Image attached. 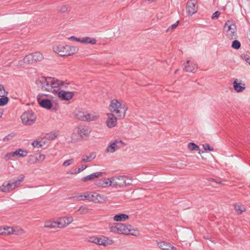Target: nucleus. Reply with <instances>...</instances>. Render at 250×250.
Listing matches in <instances>:
<instances>
[{
	"instance_id": "1",
	"label": "nucleus",
	"mask_w": 250,
	"mask_h": 250,
	"mask_svg": "<svg viewBox=\"0 0 250 250\" xmlns=\"http://www.w3.org/2000/svg\"><path fill=\"white\" fill-rule=\"evenodd\" d=\"M37 86L42 90L57 93L60 88L66 87L68 83L53 77H41L36 80Z\"/></svg>"
},
{
	"instance_id": "2",
	"label": "nucleus",
	"mask_w": 250,
	"mask_h": 250,
	"mask_svg": "<svg viewBox=\"0 0 250 250\" xmlns=\"http://www.w3.org/2000/svg\"><path fill=\"white\" fill-rule=\"evenodd\" d=\"M110 231L119 234L137 236L138 232L132 228L130 225H126L123 223H117L116 225L110 227Z\"/></svg>"
},
{
	"instance_id": "3",
	"label": "nucleus",
	"mask_w": 250,
	"mask_h": 250,
	"mask_svg": "<svg viewBox=\"0 0 250 250\" xmlns=\"http://www.w3.org/2000/svg\"><path fill=\"white\" fill-rule=\"evenodd\" d=\"M109 109L111 112L117 114L121 119H123L125 116L127 107L125 103L119 102L116 99H113L110 102Z\"/></svg>"
},
{
	"instance_id": "4",
	"label": "nucleus",
	"mask_w": 250,
	"mask_h": 250,
	"mask_svg": "<svg viewBox=\"0 0 250 250\" xmlns=\"http://www.w3.org/2000/svg\"><path fill=\"white\" fill-rule=\"evenodd\" d=\"M53 51L61 56H71L77 52L79 49L76 46H71L68 45L59 44L54 46Z\"/></svg>"
},
{
	"instance_id": "5",
	"label": "nucleus",
	"mask_w": 250,
	"mask_h": 250,
	"mask_svg": "<svg viewBox=\"0 0 250 250\" xmlns=\"http://www.w3.org/2000/svg\"><path fill=\"white\" fill-rule=\"evenodd\" d=\"M111 179H112L113 187L115 188H122L132 185V179L128 176H114L111 177Z\"/></svg>"
},
{
	"instance_id": "6",
	"label": "nucleus",
	"mask_w": 250,
	"mask_h": 250,
	"mask_svg": "<svg viewBox=\"0 0 250 250\" xmlns=\"http://www.w3.org/2000/svg\"><path fill=\"white\" fill-rule=\"evenodd\" d=\"M22 123L26 125H31L36 121V115L32 110L24 112L21 117Z\"/></svg>"
},
{
	"instance_id": "7",
	"label": "nucleus",
	"mask_w": 250,
	"mask_h": 250,
	"mask_svg": "<svg viewBox=\"0 0 250 250\" xmlns=\"http://www.w3.org/2000/svg\"><path fill=\"white\" fill-rule=\"evenodd\" d=\"M224 29L226 32V36L230 39H236L237 38L236 26L231 21H228L225 24Z\"/></svg>"
},
{
	"instance_id": "8",
	"label": "nucleus",
	"mask_w": 250,
	"mask_h": 250,
	"mask_svg": "<svg viewBox=\"0 0 250 250\" xmlns=\"http://www.w3.org/2000/svg\"><path fill=\"white\" fill-rule=\"evenodd\" d=\"M125 144L120 139L117 138L111 142L106 149V151L113 153L116 150L124 147Z\"/></svg>"
},
{
	"instance_id": "9",
	"label": "nucleus",
	"mask_w": 250,
	"mask_h": 250,
	"mask_svg": "<svg viewBox=\"0 0 250 250\" xmlns=\"http://www.w3.org/2000/svg\"><path fill=\"white\" fill-rule=\"evenodd\" d=\"M46 96L45 94H39L37 97V101L41 107L50 109L52 106V103L49 99L46 98Z\"/></svg>"
},
{
	"instance_id": "10",
	"label": "nucleus",
	"mask_w": 250,
	"mask_h": 250,
	"mask_svg": "<svg viewBox=\"0 0 250 250\" xmlns=\"http://www.w3.org/2000/svg\"><path fill=\"white\" fill-rule=\"evenodd\" d=\"M43 57L40 52H35L33 54L26 56L23 59L25 63H29L30 62H37L43 60Z\"/></svg>"
},
{
	"instance_id": "11",
	"label": "nucleus",
	"mask_w": 250,
	"mask_h": 250,
	"mask_svg": "<svg viewBox=\"0 0 250 250\" xmlns=\"http://www.w3.org/2000/svg\"><path fill=\"white\" fill-rule=\"evenodd\" d=\"M196 0H188L187 3L186 10L189 15L191 16L197 11Z\"/></svg>"
},
{
	"instance_id": "12",
	"label": "nucleus",
	"mask_w": 250,
	"mask_h": 250,
	"mask_svg": "<svg viewBox=\"0 0 250 250\" xmlns=\"http://www.w3.org/2000/svg\"><path fill=\"white\" fill-rule=\"evenodd\" d=\"M184 65L183 70L186 72L194 73V70L197 68V64L193 61L187 60Z\"/></svg>"
},
{
	"instance_id": "13",
	"label": "nucleus",
	"mask_w": 250,
	"mask_h": 250,
	"mask_svg": "<svg viewBox=\"0 0 250 250\" xmlns=\"http://www.w3.org/2000/svg\"><path fill=\"white\" fill-rule=\"evenodd\" d=\"M108 117L106 121V125L109 128H113L117 125V118L112 113H107Z\"/></svg>"
},
{
	"instance_id": "14",
	"label": "nucleus",
	"mask_w": 250,
	"mask_h": 250,
	"mask_svg": "<svg viewBox=\"0 0 250 250\" xmlns=\"http://www.w3.org/2000/svg\"><path fill=\"white\" fill-rule=\"evenodd\" d=\"M57 93L58 97L62 100H69L74 96L73 93L69 91L61 90Z\"/></svg>"
},
{
	"instance_id": "15",
	"label": "nucleus",
	"mask_w": 250,
	"mask_h": 250,
	"mask_svg": "<svg viewBox=\"0 0 250 250\" xmlns=\"http://www.w3.org/2000/svg\"><path fill=\"white\" fill-rule=\"evenodd\" d=\"M91 197H93L91 195V192H84L83 194H81L80 195L74 196L70 197V198H75L76 201H84V200H88L89 201H91Z\"/></svg>"
},
{
	"instance_id": "16",
	"label": "nucleus",
	"mask_w": 250,
	"mask_h": 250,
	"mask_svg": "<svg viewBox=\"0 0 250 250\" xmlns=\"http://www.w3.org/2000/svg\"><path fill=\"white\" fill-rule=\"evenodd\" d=\"M91 195L93 197H91V201L98 203H103L107 200V197L104 195H101L96 192H92Z\"/></svg>"
},
{
	"instance_id": "17",
	"label": "nucleus",
	"mask_w": 250,
	"mask_h": 250,
	"mask_svg": "<svg viewBox=\"0 0 250 250\" xmlns=\"http://www.w3.org/2000/svg\"><path fill=\"white\" fill-rule=\"evenodd\" d=\"M77 133L82 137L88 136L89 134V128L86 126H79L77 127Z\"/></svg>"
},
{
	"instance_id": "18",
	"label": "nucleus",
	"mask_w": 250,
	"mask_h": 250,
	"mask_svg": "<svg viewBox=\"0 0 250 250\" xmlns=\"http://www.w3.org/2000/svg\"><path fill=\"white\" fill-rule=\"evenodd\" d=\"M28 154V152L25 150H23L21 148H19L16 150L14 152H12L10 154L12 157H18V158H22L26 157Z\"/></svg>"
},
{
	"instance_id": "19",
	"label": "nucleus",
	"mask_w": 250,
	"mask_h": 250,
	"mask_svg": "<svg viewBox=\"0 0 250 250\" xmlns=\"http://www.w3.org/2000/svg\"><path fill=\"white\" fill-rule=\"evenodd\" d=\"M157 245L162 250H176V248L170 245V243H167L163 241L158 242Z\"/></svg>"
},
{
	"instance_id": "20",
	"label": "nucleus",
	"mask_w": 250,
	"mask_h": 250,
	"mask_svg": "<svg viewBox=\"0 0 250 250\" xmlns=\"http://www.w3.org/2000/svg\"><path fill=\"white\" fill-rule=\"evenodd\" d=\"M238 81L237 79H235L233 83V88L237 92H240L245 89V84L244 83H238Z\"/></svg>"
},
{
	"instance_id": "21",
	"label": "nucleus",
	"mask_w": 250,
	"mask_h": 250,
	"mask_svg": "<svg viewBox=\"0 0 250 250\" xmlns=\"http://www.w3.org/2000/svg\"><path fill=\"white\" fill-rule=\"evenodd\" d=\"M103 172H97L95 173H92L89 175L85 176L82 179V181L83 182H86L88 181H90L93 180L95 178H98L102 175Z\"/></svg>"
},
{
	"instance_id": "22",
	"label": "nucleus",
	"mask_w": 250,
	"mask_h": 250,
	"mask_svg": "<svg viewBox=\"0 0 250 250\" xmlns=\"http://www.w3.org/2000/svg\"><path fill=\"white\" fill-rule=\"evenodd\" d=\"M96 157L95 152H91L88 155H83L82 158V162L86 163L92 161Z\"/></svg>"
},
{
	"instance_id": "23",
	"label": "nucleus",
	"mask_w": 250,
	"mask_h": 250,
	"mask_svg": "<svg viewBox=\"0 0 250 250\" xmlns=\"http://www.w3.org/2000/svg\"><path fill=\"white\" fill-rule=\"evenodd\" d=\"M86 121L88 122L96 121L99 118V115L95 112L86 114Z\"/></svg>"
},
{
	"instance_id": "24",
	"label": "nucleus",
	"mask_w": 250,
	"mask_h": 250,
	"mask_svg": "<svg viewBox=\"0 0 250 250\" xmlns=\"http://www.w3.org/2000/svg\"><path fill=\"white\" fill-rule=\"evenodd\" d=\"M82 43L95 44L96 43V40L93 38L85 37L82 38Z\"/></svg>"
},
{
	"instance_id": "25",
	"label": "nucleus",
	"mask_w": 250,
	"mask_h": 250,
	"mask_svg": "<svg viewBox=\"0 0 250 250\" xmlns=\"http://www.w3.org/2000/svg\"><path fill=\"white\" fill-rule=\"evenodd\" d=\"M128 218V216L124 213H121L116 215L114 217V220L116 221H125Z\"/></svg>"
},
{
	"instance_id": "26",
	"label": "nucleus",
	"mask_w": 250,
	"mask_h": 250,
	"mask_svg": "<svg viewBox=\"0 0 250 250\" xmlns=\"http://www.w3.org/2000/svg\"><path fill=\"white\" fill-rule=\"evenodd\" d=\"M57 222L58 228H63L68 225L66 222V217L60 218Z\"/></svg>"
},
{
	"instance_id": "27",
	"label": "nucleus",
	"mask_w": 250,
	"mask_h": 250,
	"mask_svg": "<svg viewBox=\"0 0 250 250\" xmlns=\"http://www.w3.org/2000/svg\"><path fill=\"white\" fill-rule=\"evenodd\" d=\"M75 117L79 120L86 121V116L83 112L78 111L75 114Z\"/></svg>"
},
{
	"instance_id": "28",
	"label": "nucleus",
	"mask_w": 250,
	"mask_h": 250,
	"mask_svg": "<svg viewBox=\"0 0 250 250\" xmlns=\"http://www.w3.org/2000/svg\"><path fill=\"white\" fill-rule=\"evenodd\" d=\"M234 209L238 213H241L245 210V208L242 205L237 203L234 205Z\"/></svg>"
},
{
	"instance_id": "29",
	"label": "nucleus",
	"mask_w": 250,
	"mask_h": 250,
	"mask_svg": "<svg viewBox=\"0 0 250 250\" xmlns=\"http://www.w3.org/2000/svg\"><path fill=\"white\" fill-rule=\"evenodd\" d=\"M44 228H58V222H47L45 223Z\"/></svg>"
},
{
	"instance_id": "30",
	"label": "nucleus",
	"mask_w": 250,
	"mask_h": 250,
	"mask_svg": "<svg viewBox=\"0 0 250 250\" xmlns=\"http://www.w3.org/2000/svg\"><path fill=\"white\" fill-rule=\"evenodd\" d=\"M24 177V176L23 175H21L20 178L12 182V184L14 189L19 186L21 182L23 181Z\"/></svg>"
},
{
	"instance_id": "31",
	"label": "nucleus",
	"mask_w": 250,
	"mask_h": 250,
	"mask_svg": "<svg viewBox=\"0 0 250 250\" xmlns=\"http://www.w3.org/2000/svg\"><path fill=\"white\" fill-rule=\"evenodd\" d=\"M89 210V209L88 208V207L84 205L81 206L79 208L77 212H80V213L81 214H84L87 213L88 212Z\"/></svg>"
},
{
	"instance_id": "32",
	"label": "nucleus",
	"mask_w": 250,
	"mask_h": 250,
	"mask_svg": "<svg viewBox=\"0 0 250 250\" xmlns=\"http://www.w3.org/2000/svg\"><path fill=\"white\" fill-rule=\"evenodd\" d=\"M112 179L111 178H108V179H104L103 180V183L102 184V186L103 187H107L109 186H112L113 187L112 185Z\"/></svg>"
},
{
	"instance_id": "33",
	"label": "nucleus",
	"mask_w": 250,
	"mask_h": 250,
	"mask_svg": "<svg viewBox=\"0 0 250 250\" xmlns=\"http://www.w3.org/2000/svg\"><path fill=\"white\" fill-rule=\"evenodd\" d=\"M1 97H2L0 98V106L6 105L9 101V98L7 96L3 95Z\"/></svg>"
},
{
	"instance_id": "34",
	"label": "nucleus",
	"mask_w": 250,
	"mask_h": 250,
	"mask_svg": "<svg viewBox=\"0 0 250 250\" xmlns=\"http://www.w3.org/2000/svg\"><path fill=\"white\" fill-rule=\"evenodd\" d=\"M108 240H109V239L106 237H104L102 238H99V243H98V245L106 246L108 244Z\"/></svg>"
},
{
	"instance_id": "35",
	"label": "nucleus",
	"mask_w": 250,
	"mask_h": 250,
	"mask_svg": "<svg viewBox=\"0 0 250 250\" xmlns=\"http://www.w3.org/2000/svg\"><path fill=\"white\" fill-rule=\"evenodd\" d=\"M188 148L190 150H198L199 147L193 143H189L188 144Z\"/></svg>"
},
{
	"instance_id": "36",
	"label": "nucleus",
	"mask_w": 250,
	"mask_h": 250,
	"mask_svg": "<svg viewBox=\"0 0 250 250\" xmlns=\"http://www.w3.org/2000/svg\"><path fill=\"white\" fill-rule=\"evenodd\" d=\"M240 46L241 43L239 41H238V40H234V41H233L231 44V47L235 49H238L240 48Z\"/></svg>"
},
{
	"instance_id": "37",
	"label": "nucleus",
	"mask_w": 250,
	"mask_h": 250,
	"mask_svg": "<svg viewBox=\"0 0 250 250\" xmlns=\"http://www.w3.org/2000/svg\"><path fill=\"white\" fill-rule=\"evenodd\" d=\"M15 134L13 133L8 134L3 138V141L4 142H7L12 139L15 136Z\"/></svg>"
},
{
	"instance_id": "38",
	"label": "nucleus",
	"mask_w": 250,
	"mask_h": 250,
	"mask_svg": "<svg viewBox=\"0 0 250 250\" xmlns=\"http://www.w3.org/2000/svg\"><path fill=\"white\" fill-rule=\"evenodd\" d=\"M32 145L34 147L40 148L42 146V145L41 144V141H39L38 140L34 141Z\"/></svg>"
},
{
	"instance_id": "39",
	"label": "nucleus",
	"mask_w": 250,
	"mask_h": 250,
	"mask_svg": "<svg viewBox=\"0 0 250 250\" xmlns=\"http://www.w3.org/2000/svg\"><path fill=\"white\" fill-rule=\"evenodd\" d=\"M99 238L96 237H91L89 238L88 241L96 244H98V243H99Z\"/></svg>"
},
{
	"instance_id": "40",
	"label": "nucleus",
	"mask_w": 250,
	"mask_h": 250,
	"mask_svg": "<svg viewBox=\"0 0 250 250\" xmlns=\"http://www.w3.org/2000/svg\"><path fill=\"white\" fill-rule=\"evenodd\" d=\"M87 167V165H82L81 167L78 168L77 169H76L75 170V172L74 173H78L82 171H83L84 169H85Z\"/></svg>"
},
{
	"instance_id": "41",
	"label": "nucleus",
	"mask_w": 250,
	"mask_h": 250,
	"mask_svg": "<svg viewBox=\"0 0 250 250\" xmlns=\"http://www.w3.org/2000/svg\"><path fill=\"white\" fill-rule=\"evenodd\" d=\"M242 58L250 65V57L246 54L241 55Z\"/></svg>"
},
{
	"instance_id": "42",
	"label": "nucleus",
	"mask_w": 250,
	"mask_h": 250,
	"mask_svg": "<svg viewBox=\"0 0 250 250\" xmlns=\"http://www.w3.org/2000/svg\"><path fill=\"white\" fill-rule=\"evenodd\" d=\"M74 162V160L73 159H70L69 160H67L66 161H65L62 165L63 166H69L70 165L72 164Z\"/></svg>"
},
{
	"instance_id": "43",
	"label": "nucleus",
	"mask_w": 250,
	"mask_h": 250,
	"mask_svg": "<svg viewBox=\"0 0 250 250\" xmlns=\"http://www.w3.org/2000/svg\"><path fill=\"white\" fill-rule=\"evenodd\" d=\"M203 147L205 150L212 151L213 148L211 147L208 144H205L203 145Z\"/></svg>"
},
{
	"instance_id": "44",
	"label": "nucleus",
	"mask_w": 250,
	"mask_h": 250,
	"mask_svg": "<svg viewBox=\"0 0 250 250\" xmlns=\"http://www.w3.org/2000/svg\"><path fill=\"white\" fill-rule=\"evenodd\" d=\"M68 39L69 40H71V41H75V42H80L82 43V38H79L76 37L75 36H71L68 38Z\"/></svg>"
},
{
	"instance_id": "45",
	"label": "nucleus",
	"mask_w": 250,
	"mask_h": 250,
	"mask_svg": "<svg viewBox=\"0 0 250 250\" xmlns=\"http://www.w3.org/2000/svg\"><path fill=\"white\" fill-rule=\"evenodd\" d=\"M7 93V92L5 90L3 85L0 84V97Z\"/></svg>"
},
{
	"instance_id": "46",
	"label": "nucleus",
	"mask_w": 250,
	"mask_h": 250,
	"mask_svg": "<svg viewBox=\"0 0 250 250\" xmlns=\"http://www.w3.org/2000/svg\"><path fill=\"white\" fill-rule=\"evenodd\" d=\"M0 189L1 191L4 192H8L10 191L6 185H5V183H4L2 186L0 187Z\"/></svg>"
},
{
	"instance_id": "47",
	"label": "nucleus",
	"mask_w": 250,
	"mask_h": 250,
	"mask_svg": "<svg viewBox=\"0 0 250 250\" xmlns=\"http://www.w3.org/2000/svg\"><path fill=\"white\" fill-rule=\"evenodd\" d=\"M179 23V21H177L175 23L172 24L170 26H169L167 29V31H169L170 30H172V29H174L177 27L178 23Z\"/></svg>"
},
{
	"instance_id": "48",
	"label": "nucleus",
	"mask_w": 250,
	"mask_h": 250,
	"mask_svg": "<svg viewBox=\"0 0 250 250\" xmlns=\"http://www.w3.org/2000/svg\"><path fill=\"white\" fill-rule=\"evenodd\" d=\"M37 160V158H35L33 156H30L28 162L31 164H34Z\"/></svg>"
},
{
	"instance_id": "49",
	"label": "nucleus",
	"mask_w": 250,
	"mask_h": 250,
	"mask_svg": "<svg viewBox=\"0 0 250 250\" xmlns=\"http://www.w3.org/2000/svg\"><path fill=\"white\" fill-rule=\"evenodd\" d=\"M220 14V12H219V11H216V12H215L212 14V16H211V18H212V19H217V18L219 17V16Z\"/></svg>"
},
{
	"instance_id": "50",
	"label": "nucleus",
	"mask_w": 250,
	"mask_h": 250,
	"mask_svg": "<svg viewBox=\"0 0 250 250\" xmlns=\"http://www.w3.org/2000/svg\"><path fill=\"white\" fill-rule=\"evenodd\" d=\"M58 10L61 12H65L67 10V8L66 6H63L61 7H58Z\"/></svg>"
},
{
	"instance_id": "51",
	"label": "nucleus",
	"mask_w": 250,
	"mask_h": 250,
	"mask_svg": "<svg viewBox=\"0 0 250 250\" xmlns=\"http://www.w3.org/2000/svg\"><path fill=\"white\" fill-rule=\"evenodd\" d=\"M6 186L7 187L9 191L13 190L14 189L13 187L12 182L8 183L6 185Z\"/></svg>"
},
{
	"instance_id": "52",
	"label": "nucleus",
	"mask_w": 250,
	"mask_h": 250,
	"mask_svg": "<svg viewBox=\"0 0 250 250\" xmlns=\"http://www.w3.org/2000/svg\"><path fill=\"white\" fill-rule=\"evenodd\" d=\"M73 221V219L72 217H66V222L68 225L71 223Z\"/></svg>"
},
{
	"instance_id": "53",
	"label": "nucleus",
	"mask_w": 250,
	"mask_h": 250,
	"mask_svg": "<svg viewBox=\"0 0 250 250\" xmlns=\"http://www.w3.org/2000/svg\"><path fill=\"white\" fill-rule=\"evenodd\" d=\"M4 230H8V233L10 234V233H11V231H12L13 229L12 228H10V227H7V229L4 228Z\"/></svg>"
},
{
	"instance_id": "54",
	"label": "nucleus",
	"mask_w": 250,
	"mask_h": 250,
	"mask_svg": "<svg viewBox=\"0 0 250 250\" xmlns=\"http://www.w3.org/2000/svg\"><path fill=\"white\" fill-rule=\"evenodd\" d=\"M39 159L42 161H43L45 159V155L43 154H40L39 155Z\"/></svg>"
},
{
	"instance_id": "55",
	"label": "nucleus",
	"mask_w": 250,
	"mask_h": 250,
	"mask_svg": "<svg viewBox=\"0 0 250 250\" xmlns=\"http://www.w3.org/2000/svg\"><path fill=\"white\" fill-rule=\"evenodd\" d=\"M12 153V152L7 153L5 155V158H7L8 159H10L11 157H12V156L10 155V154Z\"/></svg>"
},
{
	"instance_id": "56",
	"label": "nucleus",
	"mask_w": 250,
	"mask_h": 250,
	"mask_svg": "<svg viewBox=\"0 0 250 250\" xmlns=\"http://www.w3.org/2000/svg\"><path fill=\"white\" fill-rule=\"evenodd\" d=\"M3 114V111L2 110H0V118L2 117Z\"/></svg>"
},
{
	"instance_id": "57",
	"label": "nucleus",
	"mask_w": 250,
	"mask_h": 250,
	"mask_svg": "<svg viewBox=\"0 0 250 250\" xmlns=\"http://www.w3.org/2000/svg\"><path fill=\"white\" fill-rule=\"evenodd\" d=\"M211 181L214 182H215V183H216L217 184H220V183H221V182H216L214 179H212V180H211Z\"/></svg>"
},
{
	"instance_id": "58",
	"label": "nucleus",
	"mask_w": 250,
	"mask_h": 250,
	"mask_svg": "<svg viewBox=\"0 0 250 250\" xmlns=\"http://www.w3.org/2000/svg\"><path fill=\"white\" fill-rule=\"evenodd\" d=\"M177 71H178V70H177H177H176L175 71V73H176L177 72Z\"/></svg>"
}]
</instances>
